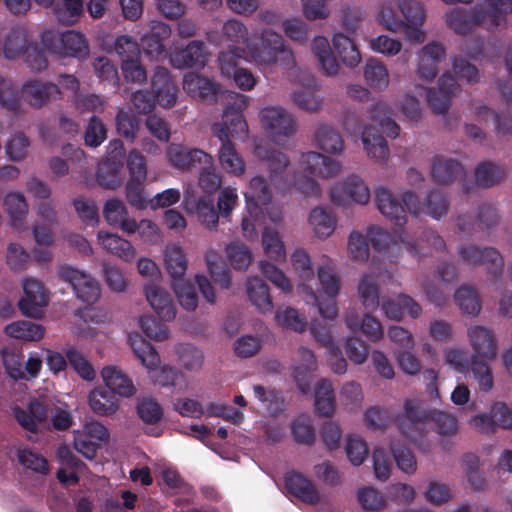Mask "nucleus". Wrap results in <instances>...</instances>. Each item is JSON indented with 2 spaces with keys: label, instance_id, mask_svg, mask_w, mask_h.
Wrapping results in <instances>:
<instances>
[{
  "label": "nucleus",
  "instance_id": "nucleus-9",
  "mask_svg": "<svg viewBox=\"0 0 512 512\" xmlns=\"http://www.w3.org/2000/svg\"><path fill=\"white\" fill-rule=\"evenodd\" d=\"M128 343L140 361L147 370L149 378L160 386H174L182 377L181 373L169 366H161V359L156 349L147 342L138 333L128 335Z\"/></svg>",
  "mask_w": 512,
  "mask_h": 512
},
{
  "label": "nucleus",
  "instance_id": "nucleus-30",
  "mask_svg": "<svg viewBox=\"0 0 512 512\" xmlns=\"http://www.w3.org/2000/svg\"><path fill=\"white\" fill-rule=\"evenodd\" d=\"M403 201L411 213H426L435 219L445 215L448 208L446 199L439 193L431 194L427 204L423 206L419 205L418 198L411 193L404 194Z\"/></svg>",
  "mask_w": 512,
  "mask_h": 512
},
{
  "label": "nucleus",
  "instance_id": "nucleus-33",
  "mask_svg": "<svg viewBox=\"0 0 512 512\" xmlns=\"http://www.w3.org/2000/svg\"><path fill=\"white\" fill-rule=\"evenodd\" d=\"M285 485L290 493L304 502L314 504L320 499L315 485L301 473L294 471L287 473Z\"/></svg>",
  "mask_w": 512,
  "mask_h": 512
},
{
  "label": "nucleus",
  "instance_id": "nucleus-23",
  "mask_svg": "<svg viewBox=\"0 0 512 512\" xmlns=\"http://www.w3.org/2000/svg\"><path fill=\"white\" fill-rule=\"evenodd\" d=\"M170 63L178 69L187 67H203L206 65L209 53L202 42L192 41L185 49L175 50L169 55Z\"/></svg>",
  "mask_w": 512,
  "mask_h": 512
},
{
  "label": "nucleus",
  "instance_id": "nucleus-3",
  "mask_svg": "<svg viewBox=\"0 0 512 512\" xmlns=\"http://www.w3.org/2000/svg\"><path fill=\"white\" fill-rule=\"evenodd\" d=\"M228 97L232 102L225 109L222 121L213 125L212 132L221 142L217 153L220 168L228 175L241 177L246 172V163L231 139L244 140L248 135V125L241 114L248 98L235 92L228 93Z\"/></svg>",
  "mask_w": 512,
  "mask_h": 512
},
{
  "label": "nucleus",
  "instance_id": "nucleus-40",
  "mask_svg": "<svg viewBox=\"0 0 512 512\" xmlns=\"http://www.w3.org/2000/svg\"><path fill=\"white\" fill-rule=\"evenodd\" d=\"M103 215L110 225L119 226L125 233L133 234L135 219L127 217L126 207L120 200H108L104 206Z\"/></svg>",
  "mask_w": 512,
  "mask_h": 512
},
{
  "label": "nucleus",
  "instance_id": "nucleus-16",
  "mask_svg": "<svg viewBox=\"0 0 512 512\" xmlns=\"http://www.w3.org/2000/svg\"><path fill=\"white\" fill-rule=\"evenodd\" d=\"M60 276L72 285L77 297L83 302L92 304L100 298V285L90 274L71 266H64L60 270Z\"/></svg>",
  "mask_w": 512,
  "mask_h": 512
},
{
  "label": "nucleus",
  "instance_id": "nucleus-29",
  "mask_svg": "<svg viewBox=\"0 0 512 512\" xmlns=\"http://www.w3.org/2000/svg\"><path fill=\"white\" fill-rule=\"evenodd\" d=\"M97 243L106 252L115 255L126 262H131L136 256V250L126 239L106 231L97 233Z\"/></svg>",
  "mask_w": 512,
  "mask_h": 512
},
{
  "label": "nucleus",
  "instance_id": "nucleus-46",
  "mask_svg": "<svg viewBox=\"0 0 512 512\" xmlns=\"http://www.w3.org/2000/svg\"><path fill=\"white\" fill-rule=\"evenodd\" d=\"M401 2L388 0L382 3L376 16V20L391 32L401 31L404 21L401 16L399 5Z\"/></svg>",
  "mask_w": 512,
  "mask_h": 512
},
{
  "label": "nucleus",
  "instance_id": "nucleus-18",
  "mask_svg": "<svg viewBox=\"0 0 512 512\" xmlns=\"http://www.w3.org/2000/svg\"><path fill=\"white\" fill-rule=\"evenodd\" d=\"M404 27L406 39L413 43H422L425 40V32L422 26L426 20V10L424 6L414 0H404L399 5Z\"/></svg>",
  "mask_w": 512,
  "mask_h": 512
},
{
  "label": "nucleus",
  "instance_id": "nucleus-8",
  "mask_svg": "<svg viewBox=\"0 0 512 512\" xmlns=\"http://www.w3.org/2000/svg\"><path fill=\"white\" fill-rule=\"evenodd\" d=\"M246 202L241 228L243 236L247 240L257 238V227L265 222L264 210L268 209L271 201V191L264 178L255 176L250 179L244 191Z\"/></svg>",
  "mask_w": 512,
  "mask_h": 512
},
{
  "label": "nucleus",
  "instance_id": "nucleus-28",
  "mask_svg": "<svg viewBox=\"0 0 512 512\" xmlns=\"http://www.w3.org/2000/svg\"><path fill=\"white\" fill-rule=\"evenodd\" d=\"M183 89L192 98L213 102L217 98L218 86L210 79L195 73H188L183 79Z\"/></svg>",
  "mask_w": 512,
  "mask_h": 512
},
{
  "label": "nucleus",
  "instance_id": "nucleus-48",
  "mask_svg": "<svg viewBox=\"0 0 512 512\" xmlns=\"http://www.w3.org/2000/svg\"><path fill=\"white\" fill-rule=\"evenodd\" d=\"M332 43L334 50L345 65L355 67L360 63L361 54L349 37L343 33H336L333 35Z\"/></svg>",
  "mask_w": 512,
  "mask_h": 512
},
{
  "label": "nucleus",
  "instance_id": "nucleus-26",
  "mask_svg": "<svg viewBox=\"0 0 512 512\" xmlns=\"http://www.w3.org/2000/svg\"><path fill=\"white\" fill-rule=\"evenodd\" d=\"M145 296L153 311L163 321H171L176 310L170 294L161 286L149 284L145 286Z\"/></svg>",
  "mask_w": 512,
  "mask_h": 512
},
{
  "label": "nucleus",
  "instance_id": "nucleus-15",
  "mask_svg": "<svg viewBox=\"0 0 512 512\" xmlns=\"http://www.w3.org/2000/svg\"><path fill=\"white\" fill-rule=\"evenodd\" d=\"M367 237L377 251L387 252L389 257L398 256L399 250L402 248H405L407 252L415 257L425 254V252L417 250L406 233H399L396 239V237L392 238L382 228L373 226L368 229Z\"/></svg>",
  "mask_w": 512,
  "mask_h": 512
},
{
  "label": "nucleus",
  "instance_id": "nucleus-57",
  "mask_svg": "<svg viewBox=\"0 0 512 512\" xmlns=\"http://www.w3.org/2000/svg\"><path fill=\"white\" fill-rule=\"evenodd\" d=\"M225 253L231 267L239 271L247 270L253 259L251 250L245 244L239 242L227 245Z\"/></svg>",
  "mask_w": 512,
  "mask_h": 512
},
{
  "label": "nucleus",
  "instance_id": "nucleus-4",
  "mask_svg": "<svg viewBox=\"0 0 512 512\" xmlns=\"http://www.w3.org/2000/svg\"><path fill=\"white\" fill-rule=\"evenodd\" d=\"M341 163L317 152H307L300 156L298 170L292 176H285L284 186H293L305 197L318 198L321 188L318 178H330L341 171Z\"/></svg>",
  "mask_w": 512,
  "mask_h": 512
},
{
  "label": "nucleus",
  "instance_id": "nucleus-60",
  "mask_svg": "<svg viewBox=\"0 0 512 512\" xmlns=\"http://www.w3.org/2000/svg\"><path fill=\"white\" fill-rule=\"evenodd\" d=\"M358 295L362 305L368 310H376L379 306V292L375 277L364 274L358 285Z\"/></svg>",
  "mask_w": 512,
  "mask_h": 512
},
{
  "label": "nucleus",
  "instance_id": "nucleus-31",
  "mask_svg": "<svg viewBox=\"0 0 512 512\" xmlns=\"http://www.w3.org/2000/svg\"><path fill=\"white\" fill-rule=\"evenodd\" d=\"M382 310L386 317L391 320H400L405 313L413 318L418 317L421 313L419 304L406 295L384 297L382 299Z\"/></svg>",
  "mask_w": 512,
  "mask_h": 512
},
{
  "label": "nucleus",
  "instance_id": "nucleus-11",
  "mask_svg": "<svg viewBox=\"0 0 512 512\" xmlns=\"http://www.w3.org/2000/svg\"><path fill=\"white\" fill-rule=\"evenodd\" d=\"M446 25L456 34L466 35L472 33L477 27L486 30H494L490 26L482 5H476L471 9L453 8L445 13Z\"/></svg>",
  "mask_w": 512,
  "mask_h": 512
},
{
  "label": "nucleus",
  "instance_id": "nucleus-7",
  "mask_svg": "<svg viewBox=\"0 0 512 512\" xmlns=\"http://www.w3.org/2000/svg\"><path fill=\"white\" fill-rule=\"evenodd\" d=\"M15 418L18 423L26 430L35 432L39 423L48 420L53 429L63 431L73 425V416L67 403L56 401L47 412L44 402L32 400L29 403L28 410L16 408L14 410Z\"/></svg>",
  "mask_w": 512,
  "mask_h": 512
},
{
  "label": "nucleus",
  "instance_id": "nucleus-63",
  "mask_svg": "<svg viewBox=\"0 0 512 512\" xmlns=\"http://www.w3.org/2000/svg\"><path fill=\"white\" fill-rule=\"evenodd\" d=\"M455 301L460 310L467 315L477 316L481 310V303L476 291L468 286L460 287L455 293Z\"/></svg>",
  "mask_w": 512,
  "mask_h": 512
},
{
  "label": "nucleus",
  "instance_id": "nucleus-50",
  "mask_svg": "<svg viewBox=\"0 0 512 512\" xmlns=\"http://www.w3.org/2000/svg\"><path fill=\"white\" fill-rule=\"evenodd\" d=\"M312 50L326 74L335 75L338 72L339 64L331 51L327 38L315 37L312 41Z\"/></svg>",
  "mask_w": 512,
  "mask_h": 512
},
{
  "label": "nucleus",
  "instance_id": "nucleus-17",
  "mask_svg": "<svg viewBox=\"0 0 512 512\" xmlns=\"http://www.w3.org/2000/svg\"><path fill=\"white\" fill-rule=\"evenodd\" d=\"M108 155L98 169V181L107 189H116L122 183L121 160L124 156V146L120 140H113L108 145Z\"/></svg>",
  "mask_w": 512,
  "mask_h": 512
},
{
  "label": "nucleus",
  "instance_id": "nucleus-43",
  "mask_svg": "<svg viewBox=\"0 0 512 512\" xmlns=\"http://www.w3.org/2000/svg\"><path fill=\"white\" fill-rule=\"evenodd\" d=\"M90 409L99 416H110L119 409L118 400L102 387L94 388L88 395Z\"/></svg>",
  "mask_w": 512,
  "mask_h": 512
},
{
  "label": "nucleus",
  "instance_id": "nucleus-21",
  "mask_svg": "<svg viewBox=\"0 0 512 512\" xmlns=\"http://www.w3.org/2000/svg\"><path fill=\"white\" fill-rule=\"evenodd\" d=\"M444 59L445 50L441 44L436 42L427 44L418 55L417 75L427 81L434 79Z\"/></svg>",
  "mask_w": 512,
  "mask_h": 512
},
{
  "label": "nucleus",
  "instance_id": "nucleus-1",
  "mask_svg": "<svg viewBox=\"0 0 512 512\" xmlns=\"http://www.w3.org/2000/svg\"><path fill=\"white\" fill-rule=\"evenodd\" d=\"M241 59L263 72H270L276 66L292 67L295 63L294 55L282 36L271 29L262 30L259 47L253 46L247 50L230 47L218 56L221 75L233 78L239 89L249 91L255 86L256 79L251 71L238 67Z\"/></svg>",
  "mask_w": 512,
  "mask_h": 512
},
{
  "label": "nucleus",
  "instance_id": "nucleus-45",
  "mask_svg": "<svg viewBox=\"0 0 512 512\" xmlns=\"http://www.w3.org/2000/svg\"><path fill=\"white\" fill-rule=\"evenodd\" d=\"M4 208L10 217L12 226L18 230L23 229L28 212L24 196L16 192L7 194L4 198Z\"/></svg>",
  "mask_w": 512,
  "mask_h": 512
},
{
  "label": "nucleus",
  "instance_id": "nucleus-20",
  "mask_svg": "<svg viewBox=\"0 0 512 512\" xmlns=\"http://www.w3.org/2000/svg\"><path fill=\"white\" fill-rule=\"evenodd\" d=\"M23 290L24 296L19 301V309L27 317H40L43 307L48 303V296L43 285L34 278H25Z\"/></svg>",
  "mask_w": 512,
  "mask_h": 512
},
{
  "label": "nucleus",
  "instance_id": "nucleus-27",
  "mask_svg": "<svg viewBox=\"0 0 512 512\" xmlns=\"http://www.w3.org/2000/svg\"><path fill=\"white\" fill-rule=\"evenodd\" d=\"M253 154L259 160L267 163L270 178L274 185L277 188L284 190L285 187L280 183V179H283V173L286 172V168L289 164L287 156L282 152L268 150L261 143L255 144Z\"/></svg>",
  "mask_w": 512,
  "mask_h": 512
},
{
  "label": "nucleus",
  "instance_id": "nucleus-42",
  "mask_svg": "<svg viewBox=\"0 0 512 512\" xmlns=\"http://www.w3.org/2000/svg\"><path fill=\"white\" fill-rule=\"evenodd\" d=\"M261 246L264 255L274 261L283 262L286 259V247L279 232L265 226L261 236Z\"/></svg>",
  "mask_w": 512,
  "mask_h": 512
},
{
  "label": "nucleus",
  "instance_id": "nucleus-41",
  "mask_svg": "<svg viewBox=\"0 0 512 512\" xmlns=\"http://www.w3.org/2000/svg\"><path fill=\"white\" fill-rule=\"evenodd\" d=\"M462 258L470 265H485L489 271H496L503 265L500 254L492 248L479 250L476 247H469L461 250Z\"/></svg>",
  "mask_w": 512,
  "mask_h": 512
},
{
  "label": "nucleus",
  "instance_id": "nucleus-64",
  "mask_svg": "<svg viewBox=\"0 0 512 512\" xmlns=\"http://www.w3.org/2000/svg\"><path fill=\"white\" fill-rule=\"evenodd\" d=\"M317 146L326 153L336 154L343 150L341 136L328 126L320 127L316 133Z\"/></svg>",
  "mask_w": 512,
  "mask_h": 512
},
{
  "label": "nucleus",
  "instance_id": "nucleus-37",
  "mask_svg": "<svg viewBox=\"0 0 512 512\" xmlns=\"http://www.w3.org/2000/svg\"><path fill=\"white\" fill-rule=\"evenodd\" d=\"M163 262L173 282L183 279L188 268V259L181 246L167 245L163 252Z\"/></svg>",
  "mask_w": 512,
  "mask_h": 512
},
{
  "label": "nucleus",
  "instance_id": "nucleus-62",
  "mask_svg": "<svg viewBox=\"0 0 512 512\" xmlns=\"http://www.w3.org/2000/svg\"><path fill=\"white\" fill-rule=\"evenodd\" d=\"M356 498L358 504L366 512H377L385 508L386 499L377 489L364 486L357 490Z\"/></svg>",
  "mask_w": 512,
  "mask_h": 512
},
{
  "label": "nucleus",
  "instance_id": "nucleus-36",
  "mask_svg": "<svg viewBox=\"0 0 512 512\" xmlns=\"http://www.w3.org/2000/svg\"><path fill=\"white\" fill-rule=\"evenodd\" d=\"M60 94L59 88L51 83L29 81L22 88V97L32 106L40 107L50 99H56Z\"/></svg>",
  "mask_w": 512,
  "mask_h": 512
},
{
  "label": "nucleus",
  "instance_id": "nucleus-19",
  "mask_svg": "<svg viewBox=\"0 0 512 512\" xmlns=\"http://www.w3.org/2000/svg\"><path fill=\"white\" fill-rule=\"evenodd\" d=\"M168 163L181 171L190 170L199 165L212 163V156L201 149H187L181 144L171 143L166 149Z\"/></svg>",
  "mask_w": 512,
  "mask_h": 512
},
{
  "label": "nucleus",
  "instance_id": "nucleus-22",
  "mask_svg": "<svg viewBox=\"0 0 512 512\" xmlns=\"http://www.w3.org/2000/svg\"><path fill=\"white\" fill-rule=\"evenodd\" d=\"M151 87L161 107L171 108L175 105L177 100V87L166 68H156L152 77Z\"/></svg>",
  "mask_w": 512,
  "mask_h": 512
},
{
  "label": "nucleus",
  "instance_id": "nucleus-39",
  "mask_svg": "<svg viewBox=\"0 0 512 512\" xmlns=\"http://www.w3.org/2000/svg\"><path fill=\"white\" fill-rule=\"evenodd\" d=\"M250 302L261 312L270 313L273 308L268 285L258 276H251L246 282Z\"/></svg>",
  "mask_w": 512,
  "mask_h": 512
},
{
  "label": "nucleus",
  "instance_id": "nucleus-24",
  "mask_svg": "<svg viewBox=\"0 0 512 512\" xmlns=\"http://www.w3.org/2000/svg\"><path fill=\"white\" fill-rule=\"evenodd\" d=\"M100 375L105 386L113 393L121 397H132L136 388L131 378L124 371L115 365L104 366Z\"/></svg>",
  "mask_w": 512,
  "mask_h": 512
},
{
  "label": "nucleus",
  "instance_id": "nucleus-25",
  "mask_svg": "<svg viewBox=\"0 0 512 512\" xmlns=\"http://www.w3.org/2000/svg\"><path fill=\"white\" fill-rule=\"evenodd\" d=\"M57 459L60 468L57 471L59 482L65 485H74L79 481V476L85 464L74 456L70 448L62 445L57 450Z\"/></svg>",
  "mask_w": 512,
  "mask_h": 512
},
{
  "label": "nucleus",
  "instance_id": "nucleus-59",
  "mask_svg": "<svg viewBox=\"0 0 512 512\" xmlns=\"http://www.w3.org/2000/svg\"><path fill=\"white\" fill-rule=\"evenodd\" d=\"M184 201L187 210L195 209L197 217L203 225L210 229L216 227L219 216L211 199L202 197L195 204V207L191 206L192 203L188 196L185 197Z\"/></svg>",
  "mask_w": 512,
  "mask_h": 512
},
{
  "label": "nucleus",
  "instance_id": "nucleus-47",
  "mask_svg": "<svg viewBox=\"0 0 512 512\" xmlns=\"http://www.w3.org/2000/svg\"><path fill=\"white\" fill-rule=\"evenodd\" d=\"M364 78L368 86L379 91L386 89L390 82L386 65L376 59H370L365 64Z\"/></svg>",
  "mask_w": 512,
  "mask_h": 512
},
{
  "label": "nucleus",
  "instance_id": "nucleus-51",
  "mask_svg": "<svg viewBox=\"0 0 512 512\" xmlns=\"http://www.w3.org/2000/svg\"><path fill=\"white\" fill-rule=\"evenodd\" d=\"M5 333L23 341H39L44 337V328L30 321H16L5 327Z\"/></svg>",
  "mask_w": 512,
  "mask_h": 512
},
{
  "label": "nucleus",
  "instance_id": "nucleus-13",
  "mask_svg": "<svg viewBox=\"0 0 512 512\" xmlns=\"http://www.w3.org/2000/svg\"><path fill=\"white\" fill-rule=\"evenodd\" d=\"M260 121L269 135L278 140L295 134L297 124L294 117L281 106H268L260 111Z\"/></svg>",
  "mask_w": 512,
  "mask_h": 512
},
{
  "label": "nucleus",
  "instance_id": "nucleus-5",
  "mask_svg": "<svg viewBox=\"0 0 512 512\" xmlns=\"http://www.w3.org/2000/svg\"><path fill=\"white\" fill-rule=\"evenodd\" d=\"M467 339L472 350L471 370L479 387L489 391L493 387V376L488 365L498 354L497 338L494 332L483 325H471L467 329Z\"/></svg>",
  "mask_w": 512,
  "mask_h": 512
},
{
  "label": "nucleus",
  "instance_id": "nucleus-54",
  "mask_svg": "<svg viewBox=\"0 0 512 512\" xmlns=\"http://www.w3.org/2000/svg\"><path fill=\"white\" fill-rule=\"evenodd\" d=\"M487 7L483 6L490 26L497 29L505 24L506 15L512 13V0H485Z\"/></svg>",
  "mask_w": 512,
  "mask_h": 512
},
{
  "label": "nucleus",
  "instance_id": "nucleus-38",
  "mask_svg": "<svg viewBox=\"0 0 512 512\" xmlns=\"http://www.w3.org/2000/svg\"><path fill=\"white\" fill-rule=\"evenodd\" d=\"M456 80L445 73L442 75L437 93L429 92L427 95L428 103L435 113H444L449 107L450 97L458 91Z\"/></svg>",
  "mask_w": 512,
  "mask_h": 512
},
{
  "label": "nucleus",
  "instance_id": "nucleus-58",
  "mask_svg": "<svg viewBox=\"0 0 512 512\" xmlns=\"http://www.w3.org/2000/svg\"><path fill=\"white\" fill-rule=\"evenodd\" d=\"M258 268L262 275L270 281L275 287L285 293H290L293 290V285L289 277L283 270L278 268L275 264L268 260H261L258 263Z\"/></svg>",
  "mask_w": 512,
  "mask_h": 512
},
{
  "label": "nucleus",
  "instance_id": "nucleus-32",
  "mask_svg": "<svg viewBox=\"0 0 512 512\" xmlns=\"http://www.w3.org/2000/svg\"><path fill=\"white\" fill-rule=\"evenodd\" d=\"M151 24V34L142 38L143 50L151 59H164L166 53L162 41L170 36L171 30L162 22H152Z\"/></svg>",
  "mask_w": 512,
  "mask_h": 512
},
{
  "label": "nucleus",
  "instance_id": "nucleus-52",
  "mask_svg": "<svg viewBox=\"0 0 512 512\" xmlns=\"http://www.w3.org/2000/svg\"><path fill=\"white\" fill-rule=\"evenodd\" d=\"M205 261L208 273L213 281L221 288H229L231 284V275L229 270L221 263V256L218 251L209 249L206 252Z\"/></svg>",
  "mask_w": 512,
  "mask_h": 512
},
{
  "label": "nucleus",
  "instance_id": "nucleus-44",
  "mask_svg": "<svg viewBox=\"0 0 512 512\" xmlns=\"http://www.w3.org/2000/svg\"><path fill=\"white\" fill-rule=\"evenodd\" d=\"M362 143L367 155L377 162H384L389 155V149L385 139L376 133L371 126H366L362 132Z\"/></svg>",
  "mask_w": 512,
  "mask_h": 512
},
{
  "label": "nucleus",
  "instance_id": "nucleus-6",
  "mask_svg": "<svg viewBox=\"0 0 512 512\" xmlns=\"http://www.w3.org/2000/svg\"><path fill=\"white\" fill-rule=\"evenodd\" d=\"M430 422L435 424L441 435H450L457 430L456 421L451 415L442 411L425 415L419 411L417 403L411 400L405 402L404 414L398 419V426L407 438L417 442Z\"/></svg>",
  "mask_w": 512,
  "mask_h": 512
},
{
  "label": "nucleus",
  "instance_id": "nucleus-53",
  "mask_svg": "<svg viewBox=\"0 0 512 512\" xmlns=\"http://www.w3.org/2000/svg\"><path fill=\"white\" fill-rule=\"evenodd\" d=\"M29 45L27 32L22 28L13 29L4 39V56L7 59H16L24 54Z\"/></svg>",
  "mask_w": 512,
  "mask_h": 512
},
{
  "label": "nucleus",
  "instance_id": "nucleus-14",
  "mask_svg": "<svg viewBox=\"0 0 512 512\" xmlns=\"http://www.w3.org/2000/svg\"><path fill=\"white\" fill-rule=\"evenodd\" d=\"M330 197L337 205H365L370 200V190L359 176L351 175L332 188Z\"/></svg>",
  "mask_w": 512,
  "mask_h": 512
},
{
  "label": "nucleus",
  "instance_id": "nucleus-2",
  "mask_svg": "<svg viewBox=\"0 0 512 512\" xmlns=\"http://www.w3.org/2000/svg\"><path fill=\"white\" fill-rule=\"evenodd\" d=\"M290 264L297 278L298 295L307 304L316 305L324 318L334 319L338 314L335 298L340 286L333 266L328 263L319 267L316 279L311 258L302 248L291 253Z\"/></svg>",
  "mask_w": 512,
  "mask_h": 512
},
{
  "label": "nucleus",
  "instance_id": "nucleus-12",
  "mask_svg": "<svg viewBox=\"0 0 512 512\" xmlns=\"http://www.w3.org/2000/svg\"><path fill=\"white\" fill-rule=\"evenodd\" d=\"M108 429L99 421L85 422L81 429L73 431L74 448L87 459H93L102 443L109 440Z\"/></svg>",
  "mask_w": 512,
  "mask_h": 512
},
{
  "label": "nucleus",
  "instance_id": "nucleus-56",
  "mask_svg": "<svg viewBox=\"0 0 512 512\" xmlns=\"http://www.w3.org/2000/svg\"><path fill=\"white\" fill-rule=\"evenodd\" d=\"M312 332L315 337L326 346L328 362L331 369L337 374L345 373L347 369L346 360L342 357L339 348L332 343L330 334L326 331L322 333L318 331L316 327L312 328Z\"/></svg>",
  "mask_w": 512,
  "mask_h": 512
},
{
  "label": "nucleus",
  "instance_id": "nucleus-55",
  "mask_svg": "<svg viewBox=\"0 0 512 512\" xmlns=\"http://www.w3.org/2000/svg\"><path fill=\"white\" fill-rule=\"evenodd\" d=\"M390 110L387 104L379 102L369 111L368 119L371 125L378 124L382 131L389 137H397L399 134V126L389 117Z\"/></svg>",
  "mask_w": 512,
  "mask_h": 512
},
{
  "label": "nucleus",
  "instance_id": "nucleus-35",
  "mask_svg": "<svg viewBox=\"0 0 512 512\" xmlns=\"http://www.w3.org/2000/svg\"><path fill=\"white\" fill-rule=\"evenodd\" d=\"M375 198L378 210L383 216L395 221L397 226H402L405 223V209L388 189L378 188Z\"/></svg>",
  "mask_w": 512,
  "mask_h": 512
},
{
  "label": "nucleus",
  "instance_id": "nucleus-61",
  "mask_svg": "<svg viewBox=\"0 0 512 512\" xmlns=\"http://www.w3.org/2000/svg\"><path fill=\"white\" fill-rule=\"evenodd\" d=\"M462 174V167L454 160L439 157L433 164L432 176L439 183H448Z\"/></svg>",
  "mask_w": 512,
  "mask_h": 512
},
{
  "label": "nucleus",
  "instance_id": "nucleus-34",
  "mask_svg": "<svg viewBox=\"0 0 512 512\" xmlns=\"http://www.w3.org/2000/svg\"><path fill=\"white\" fill-rule=\"evenodd\" d=\"M307 221L314 235L320 239L331 236L337 223L332 211L322 206L311 209Z\"/></svg>",
  "mask_w": 512,
  "mask_h": 512
},
{
  "label": "nucleus",
  "instance_id": "nucleus-10",
  "mask_svg": "<svg viewBox=\"0 0 512 512\" xmlns=\"http://www.w3.org/2000/svg\"><path fill=\"white\" fill-rule=\"evenodd\" d=\"M42 43L48 51L59 56L83 58L89 53L84 35L73 30L63 33L46 31L42 36Z\"/></svg>",
  "mask_w": 512,
  "mask_h": 512
},
{
  "label": "nucleus",
  "instance_id": "nucleus-49",
  "mask_svg": "<svg viewBox=\"0 0 512 512\" xmlns=\"http://www.w3.org/2000/svg\"><path fill=\"white\" fill-rule=\"evenodd\" d=\"M314 406L317 413L322 416H332L336 409L335 395L332 384L322 379L315 390Z\"/></svg>",
  "mask_w": 512,
  "mask_h": 512
}]
</instances>
